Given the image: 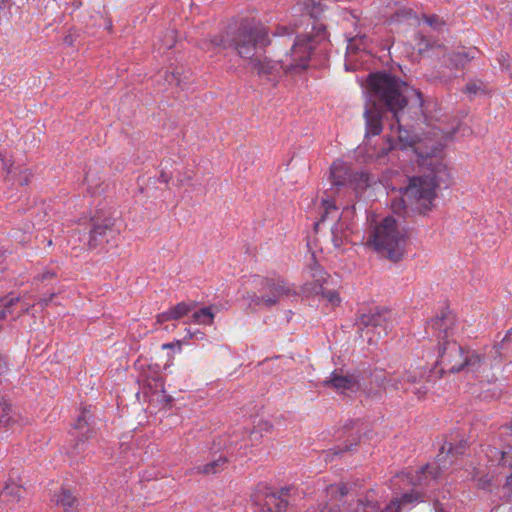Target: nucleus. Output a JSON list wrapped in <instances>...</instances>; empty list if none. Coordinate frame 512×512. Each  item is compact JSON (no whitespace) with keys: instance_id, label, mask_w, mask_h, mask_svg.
I'll list each match as a JSON object with an SVG mask.
<instances>
[{"instance_id":"72a5a7b5","label":"nucleus","mask_w":512,"mask_h":512,"mask_svg":"<svg viewBox=\"0 0 512 512\" xmlns=\"http://www.w3.org/2000/svg\"><path fill=\"white\" fill-rule=\"evenodd\" d=\"M165 37H166V41L164 43V47L166 49L172 48L176 42L175 32L173 30L167 31Z\"/></svg>"},{"instance_id":"49530a36","label":"nucleus","mask_w":512,"mask_h":512,"mask_svg":"<svg viewBox=\"0 0 512 512\" xmlns=\"http://www.w3.org/2000/svg\"><path fill=\"white\" fill-rule=\"evenodd\" d=\"M161 177H162V179H163V181H164L165 183H167V182H168V178H167L164 174H162V175H161Z\"/></svg>"},{"instance_id":"2eb2a0df","label":"nucleus","mask_w":512,"mask_h":512,"mask_svg":"<svg viewBox=\"0 0 512 512\" xmlns=\"http://www.w3.org/2000/svg\"><path fill=\"white\" fill-rule=\"evenodd\" d=\"M383 108L378 105L376 101L366 104L364 111L365 119V137L376 136L382 132L383 129Z\"/></svg>"},{"instance_id":"f8f14e48","label":"nucleus","mask_w":512,"mask_h":512,"mask_svg":"<svg viewBox=\"0 0 512 512\" xmlns=\"http://www.w3.org/2000/svg\"><path fill=\"white\" fill-rule=\"evenodd\" d=\"M361 376L358 371L344 373L342 369L334 370L323 385L332 388L337 393H354L360 389Z\"/></svg>"},{"instance_id":"1a4fd4ad","label":"nucleus","mask_w":512,"mask_h":512,"mask_svg":"<svg viewBox=\"0 0 512 512\" xmlns=\"http://www.w3.org/2000/svg\"><path fill=\"white\" fill-rule=\"evenodd\" d=\"M427 373L428 370L426 367L410 365V367L404 372L403 376L390 375L386 378L384 388L394 390L402 389L407 391L411 387H414L412 392L417 395L418 398H421L428 390L425 384Z\"/></svg>"},{"instance_id":"f3484780","label":"nucleus","mask_w":512,"mask_h":512,"mask_svg":"<svg viewBox=\"0 0 512 512\" xmlns=\"http://www.w3.org/2000/svg\"><path fill=\"white\" fill-rule=\"evenodd\" d=\"M195 308L194 302H179L169 308L167 311L159 313L156 316V323L162 324L171 320H179L188 315Z\"/></svg>"},{"instance_id":"37998d69","label":"nucleus","mask_w":512,"mask_h":512,"mask_svg":"<svg viewBox=\"0 0 512 512\" xmlns=\"http://www.w3.org/2000/svg\"><path fill=\"white\" fill-rule=\"evenodd\" d=\"M196 334H199L200 335L199 338H201V339L204 336V334L202 332H200V331H197L195 333H191L190 331H188V335H187V337H185V339H192L194 336H196Z\"/></svg>"},{"instance_id":"cd10ccee","label":"nucleus","mask_w":512,"mask_h":512,"mask_svg":"<svg viewBox=\"0 0 512 512\" xmlns=\"http://www.w3.org/2000/svg\"><path fill=\"white\" fill-rule=\"evenodd\" d=\"M367 48L365 36H354L348 40L347 54L351 56L358 51H364Z\"/></svg>"},{"instance_id":"393cba45","label":"nucleus","mask_w":512,"mask_h":512,"mask_svg":"<svg viewBox=\"0 0 512 512\" xmlns=\"http://www.w3.org/2000/svg\"><path fill=\"white\" fill-rule=\"evenodd\" d=\"M482 363L483 357L480 354L467 352L464 357L463 369L467 368L469 371L477 372L481 368Z\"/></svg>"},{"instance_id":"6e6552de","label":"nucleus","mask_w":512,"mask_h":512,"mask_svg":"<svg viewBox=\"0 0 512 512\" xmlns=\"http://www.w3.org/2000/svg\"><path fill=\"white\" fill-rule=\"evenodd\" d=\"M392 316V312L387 309L361 314L356 322L360 337L367 340L369 344H376L392 329Z\"/></svg>"},{"instance_id":"b1692460","label":"nucleus","mask_w":512,"mask_h":512,"mask_svg":"<svg viewBox=\"0 0 512 512\" xmlns=\"http://www.w3.org/2000/svg\"><path fill=\"white\" fill-rule=\"evenodd\" d=\"M476 48H469L467 50L458 51L452 54L450 60L456 67H464L470 60L474 59L477 54Z\"/></svg>"},{"instance_id":"7ed1b4c3","label":"nucleus","mask_w":512,"mask_h":512,"mask_svg":"<svg viewBox=\"0 0 512 512\" xmlns=\"http://www.w3.org/2000/svg\"><path fill=\"white\" fill-rule=\"evenodd\" d=\"M422 165L425 167L423 175L409 179L401 202L404 206L409 204L420 212H425L431 209L437 196V188L442 184L447 186L451 177L447 165L438 157H427Z\"/></svg>"},{"instance_id":"20e7f679","label":"nucleus","mask_w":512,"mask_h":512,"mask_svg":"<svg viewBox=\"0 0 512 512\" xmlns=\"http://www.w3.org/2000/svg\"><path fill=\"white\" fill-rule=\"evenodd\" d=\"M406 238L397 221L385 217L370 231L366 246L372 249L380 258L393 263L402 260L405 253Z\"/></svg>"},{"instance_id":"c756f323","label":"nucleus","mask_w":512,"mask_h":512,"mask_svg":"<svg viewBox=\"0 0 512 512\" xmlns=\"http://www.w3.org/2000/svg\"><path fill=\"white\" fill-rule=\"evenodd\" d=\"M272 426L266 421H259L257 426L250 432L249 438L253 441H258L262 437V432H269Z\"/></svg>"},{"instance_id":"39448f33","label":"nucleus","mask_w":512,"mask_h":512,"mask_svg":"<svg viewBox=\"0 0 512 512\" xmlns=\"http://www.w3.org/2000/svg\"><path fill=\"white\" fill-rule=\"evenodd\" d=\"M431 326L439 340V363L449 372L461 371L465 357L464 349L454 340H450L455 326L454 316L442 314L431 321Z\"/></svg>"},{"instance_id":"a878e982","label":"nucleus","mask_w":512,"mask_h":512,"mask_svg":"<svg viewBox=\"0 0 512 512\" xmlns=\"http://www.w3.org/2000/svg\"><path fill=\"white\" fill-rule=\"evenodd\" d=\"M12 414L11 404L0 395V426H8L13 419Z\"/></svg>"},{"instance_id":"e433bc0d","label":"nucleus","mask_w":512,"mask_h":512,"mask_svg":"<svg viewBox=\"0 0 512 512\" xmlns=\"http://www.w3.org/2000/svg\"><path fill=\"white\" fill-rule=\"evenodd\" d=\"M8 372V365L5 357L0 354V383L2 382V377L6 375Z\"/></svg>"},{"instance_id":"a211bd4d","label":"nucleus","mask_w":512,"mask_h":512,"mask_svg":"<svg viewBox=\"0 0 512 512\" xmlns=\"http://www.w3.org/2000/svg\"><path fill=\"white\" fill-rule=\"evenodd\" d=\"M312 271V277L315 278V281L319 287V291L318 290H315L316 293H319L321 292L322 295L328 299V301L330 303H332L333 305H336L340 302V298L338 296V293L335 292V291H328V292H324L322 290V282L324 281V272L323 270L318 267V266H315L311 269Z\"/></svg>"},{"instance_id":"58836bf2","label":"nucleus","mask_w":512,"mask_h":512,"mask_svg":"<svg viewBox=\"0 0 512 512\" xmlns=\"http://www.w3.org/2000/svg\"><path fill=\"white\" fill-rule=\"evenodd\" d=\"M498 61L502 67L509 66V56L506 53H500L498 56Z\"/></svg>"},{"instance_id":"dca6fc26","label":"nucleus","mask_w":512,"mask_h":512,"mask_svg":"<svg viewBox=\"0 0 512 512\" xmlns=\"http://www.w3.org/2000/svg\"><path fill=\"white\" fill-rule=\"evenodd\" d=\"M418 501V495L413 493L404 494L401 498L393 500L385 509L380 512H401L407 504H412ZM376 507L371 503L364 504L358 501L355 512H375Z\"/></svg>"},{"instance_id":"ea45409f","label":"nucleus","mask_w":512,"mask_h":512,"mask_svg":"<svg viewBox=\"0 0 512 512\" xmlns=\"http://www.w3.org/2000/svg\"><path fill=\"white\" fill-rule=\"evenodd\" d=\"M175 346H178L179 349H181V341H176L175 343L174 342H171V343H164L162 345V349L163 350H166V349H173Z\"/></svg>"},{"instance_id":"0eeeda50","label":"nucleus","mask_w":512,"mask_h":512,"mask_svg":"<svg viewBox=\"0 0 512 512\" xmlns=\"http://www.w3.org/2000/svg\"><path fill=\"white\" fill-rule=\"evenodd\" d=\"M256 288L260 295L255 291H248L245 299L250 308L267 307L276 305L284 296L291 294V288L280 278H258Z\"/></svg>"},{"instance_id":"9d476101","label":"nucleus","mask_w":512,"mask_h":512,"mask_svg":"<svg viewBox=\"0 0 512 512\" xmlns=\"http://www.w3.org/2000/svg\"><path fill=\"white\" fill-rule=\"evenodd\" d=\"M116 219L110 215H95L91 219V228L89 230L88 248L93 250L114 240L119 234L115 228Z\"/></svg>"},{"instance_id":"f257e3e1","label":"nucleus","mask_w":512,"mask_h":512,"mask_svg":"<svg viewBox=\"0 0 512 512\" xmlns=\"http://www.w3.org/2000/svg\"><path fill=\"white\" fill-rule=\"evenodd\" d=\"M312 32L297 35L289 51L274 52L273 60H261L259 51L268 45L266 30L249 23H242L236 30L205 38L199 47L206 52L217 53L221 49L233 48L241 58L249 59L252 68L260 75L273 74L279 69L285 73L297 74L307 69L315 44L326 38L324 25L313 21Z\"/></svg>"},{"instance_id":"a18cd8bd","label":"nucleus","mask_w":512,"mask_h":512,"mask_svg":"<svg viewBox=\"0 0 512 512\" xmlns=\"http://www.w3.org/2000/svg\"><path fill=\"white\" fill-rule=\"evenodd\" d=\"M29 305L27 304H21V309H20V312L23 313V312H28L29 310Z\"/></svg>"},{"instance_id":"4c0bfd02","label":"nucleus","mask_w":512,"mask_h":512,"mask_svg":"<svg viewBox=\"0 0 512 512\" xmlns=\"http://www.w3.org/2000/svg\"><path fill=\"white\" fill-rule=\"evenodd\" d=\"M54 277H55V273H54V272H52V271H48V270H47V271H44V272H42V273L38 274L37 279H38L39 281H42V282H43V281H46V280L52 279V278H54Z\"/></svg>"},{"instance_id":"c03bdc74","label":"nucleus","mask_w":512,"mask_h":512,"mask_svg":"<svg viewBox=\"0 0 512 512\" xmlns=\"http://www.w3.org/2000/svg\"><path fill=\"white\" fill-rule=\"evenodd\" d=\"M360 179L366 184L368 185V175L366 173H361L360 174Z\"/></svg>"},{"instance_id":"c85d7f7f","label":"nucleus","mask_w":512,"mask_h":512,"mask_svg":"<svg viewBox=\"0 0 512 512\" xmlns=\"http://www.w3.org/2000/svg\"><path fill=\"white\" fill-rule=\"evenodd\" d=\"M304 4L306 6L307 15L309 16V21L318 18L324 11V5L321 2L315 3L314 0H306Z\"/></svg>"},{"instance_id":"4be33fe9","label":"nucleus","mask_w":512,"mask_h":512,"mask_svg":"<svg viewBox=\"0 0 512 512\" xmlns=\"http://www.w3.org/2000/svg\"><path fill=\"white\" fill-rule=\"evenodd\" d=\"M8 166H11V174L8 175L6 172V179L8 181L17 182L19 185H27L30 182L32 174L28 169L14 168L13 164Z\"/></svg>"},{"instance_id":"c9c22d12","label":"nucleus","mask_w":512,"mask_h":512,"mask_svg":"<svg viewBox=\"0 0 512 512\" xmlns=\"http://www.w3.org/2000/svg\"><path fill=\"white\" fill-rule=\"evenodd\" d=\"M480 85L476 82H470L466 85L464 92L467 94L475 95L480 90Z\"/></svg>"},{"instance_id":"f03ea898","label":"nucleus","mask_w":512,"mask_h":512,"mask_svg":"<svg viewBox=\"0 0 512 512\" xmlns=\"http://www.w3.org/2000/svg\"><path fill=\"white\" fill-rule=\"evenodd\" d=\"M367 82L373 97L380 104L386 106L396 120V123H392L390 126L391 136L388 143L379 150L375 148L367 150L368 160H381L394 148L391 143V139L394 137H397L402 148L411 147L416 143L417 136L402 125V122L405 121L404 108L412 96L416 98L419 108L422 107L423 100L418 90L388 73L371 74Z\"/></svg>"},{"instance_id":"9b49d317","label":"nucleus","mask_w":512,"mask_h":512,"mask_svg":"<svg viewBox=\"0 0 512 512\" xmlns=\"http://www.w3.org/2000/svg\"><path fill=\"white\" fill-rule=\"evenodd\" d=\"M466 441H459L456 445L446 442L436 456L435 462L427 464L421 469V473L425 477L430 476L432 479L439 477L442 471L448 469L454 460L465 452Z\"/></svg>"},{"instance_id":"423d86ee","label":"nucleus","mask_w":512,"mask_h":512,"mask_svg":"<svg viewBox=\"0 0 512 512\" xmlns=\"http://www.w3.org/2000/svg\"><path fill=\"white\" fill-rule=\"evenodd\" d=\"M330 178L333 188L329 192L326 191L325 197L321 200L322 213L320 222L336 218L339 208H347L342 203L338 204L336 197L339 198L340 196V187H344L352 181L351 170L343 161H335L330 168Z\"/></svg>"},{"instance_id":"ddd939ff","label":"nucleus","mask_w":512,"mask_h":512,"mask_svg":"<svg viewBox=\"0 0 512 512\" xmlns=\"http://www.w3.org/2000/svg\"><path fill=\"white\" fill-rule=\"evenodd\" d=\"M92 418V414L90 410L83 409L81 414L78 416L76 422L73 424L71 434L77 441L73 446L72 454L74 456L82 453L84 451V443L86 440L92 437L93 430L90 427V420Z\"/></svg>"},{"instance_id":"6ab92c4d","label":"nucleus","mask_w":512,"mask_h":512,"mask_svg":"<svg viewBox=\"0 0 512 512\" xmlns=\"http://www.w3.org/2000/svg\"><path fill=\"white\" fill-rule=\"evenodd\" d=\"M24 490L20 485L7 483L0 492V500L5 503L18 502L23 496Z\"/></svg>"},{"instance_id":"7c9ffc66","label":"nucleus","mask_w":512,"mask_h":512,"mask_svg":"<svg viewBox=\"0 0 512 512\" xmlns=\"http://www.w3.org/2000/svg\"><path fill=\"white\" fill-rule=\"evenodd\" d=\"M332 235L335 246H339L343 239L347 237L344 230L342 229V224L339 223L332 227Z\"/></svg>"},{"instance_id":"f704fd0d","label":"nucleus","mask_w":512,"mask_h":512,"mask_svg":"<svg viewBox=\"0 0 512 512\" xmlns=\"http://www.w3.org/2000/svg\"><path fill=\"white\" fill-rule=\"evenodd\" d=\"M329 492L330 493H339L341 497H343L344 495L347 494V487L345 484L343 483H340L338 485H331L329 487Z\"/></svg>"},{"instance_id":"473e14b6","label":"nucleus","mask_w":512,"mask_h":512,"mask_svg":"<svg viewBox=\"0 0 512 512\" xmlns=\"http://www.w3.org/2000/svg\"><path fill=\"white\" fill-rule=\"evenodd\" d=\"M424 20L429 26L435 29H439L444 24L443 21L436 15L425 16Z\"/></svg>"},{"instance_id":"bb28decb","label":"nucleus","mask_w":512,"mask_h":512,"mask_svg":"<svg viewBox=\"0 0 512 512\" xmlns=\"http://www.w3.org/2000/svg\"><path fill=\"white\" fill-rule=\"evenodd\" d=\"M20 303L19 297L9 296V297H2L0 299V321L6 318L8 314L13 313V306Z\"/></svg>"},{"instance_id":"4468645a","label":"nucleus","mask_w":512,"mask_h":512,"mask_svg":"<svg viewBox=\"0 0 512 512\" xmlns=\"http://www.w3.org/2000/svg\"><path fill=\"white\" fill-rule=\"evenodd\" d=\"M253 501L262 507V512H283L287 508V501L266 486L258 488L253 494Z\"/></svg>"},{"instance_id":"a19ab883","label":"nucleus","mask_w":512,"mask_h":512,"mask_svg":"<svg viewBox=\"0 0 512 512\" xmlns=\"http://www.w3.org/2000/svg\"><path fill=\"white\" fill-rule=\"evenodd\" d=\"M0 160L2 161V164H3V169L8 173V175L11 174V166H8L10 163H8V161L5 160V158L3 157V155L0 153Z\"/></svg>"},{"instance_id":"2f4dec72","label":"nucleus","mask_w":512,"mask_h":512,"mask_svg":"<svg viewBox=\"0 0 512 512\" xmlns=\"http://www.w3.org/2000/svg\"><path fill=\"white\" fill-rule=\"evenodd\" d=\"M289 34V30L287 27H281L278 28L277 33L275 35V44H283L287 41H290V39H285V36Z\"/></svg>"},{"instance_id":"412c9836","label":"nucleus","mask_w":512,"mask_h":512,"mask_svg":"<svg viewBox=\"0 0 512 512\" xmlns=\"http://www.w3.org/2000/svg\"><path fill=\"white\" fill-rule=\"evenodd\" d=\"M215 308L214 305H210L194 311L192 314L193 323L198 325H212L215 318Z\"/></svg>"},{"instance_id":"aec40b11","label":"nucleus","mask_w":512,"mask_h":512,"mask_svg":"<svg viewBox=\"0 0 512 512\" xmlns=\"http://www.w3.org/2000/svg\"><path fill=\"white\" fill-rule=\"evenodd\" d=\"M226 464L227 459L223 456H219L217 459L211 461L210 463L193 468V472L204 475L216 474L224 470Z\"/></svg>"},{"instance_id":"5701e85b","label":"nucleus","mask_w":512,"mask_h":512,"mask_svg":"<svg viewBox=\"0 0 512 512\" xmlns=\"http://www.w3.org/2000/svg\"><path fill=\"white\" fill-rule=\"evenodd\" d=\"M56 504L62 507L66 512L72 511L76 504L77 499L69 490L62 489L59 494L56 495Z\"/></svg>"},{"instance_id":"79ce46f5","label":"nucleus","mask_w":512,"mask_h":512,"mask_svg":"<svg viewBox=\"0 0 512 512\" xmlns=\"http://www.w3.org/2000/svg\"><path fill=\"white\" fill-rule=\"evenodd\" d=\"M55 296V294H51L49 298H43L39 301V304L41 305V307H46L53 299V297Z\"/></svg>"}]
</instances>
